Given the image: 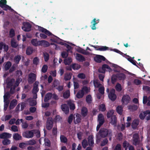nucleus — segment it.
Returning <instances> with one entry per match:
<instances>
[{"label": "nucleus", "instance_id": "nucleus-1", "mask_svg": "<svg viewBox=\"0 0 150 150\" xmlns=\"http://www.w3.org/2000/svg\"><path fill=\"white\" fill-rule=\"evenodd\" d=\"M36 133L37 136L38 137H40V132L38 130H34L31 131H26L24 132L22 134L23 137L30 138L33 137L34 133Z\"/></svg>", "mask_w": 150, "mask_h": 150}, {"label": "nucleus", "instance_id": "nucleus-2", "mask_svg": "<svg viewBox=\"0 0 150 150\" xmlns=\"http://www.w3.org/2000/svg\"><path fill=\"white\" fill-rule=\"evenodd\" d=\"M125 78V75L122 73L117 74V75H113L111 78L112 82L114 83L116 81L117 78L120 80H124Z\"/></svg>", "mask_w": 150, "mask_h": 150}, {"label": "nucleus", "instance_id": "nucleus-3", "mask_svg": "<svg viewBox=\"0 0 150 150\" xmlns=\"http://www.w3.org/2000/svg\"><path fill=\"white\" fill-rule=\"evenodd\" d=\"M6 3V0H0V6L5 10H10L11 7L7 5Z\"/></svg>", "mask_w": 150, "mask_h": 150}, {"label": "nucleus", "instance_id": "nucleus-4", "mask_svg": "<svg viewBox=\"0 0 150 150\" xmlns=\"http://www.w3.org/2000/svg\"><path fill=\"white\" fill-rule=\"evenodd\" d=\"M130 100V98L128 95H124L122 98V104L123 105H127L129 103Z\"/></svg>", "mask_w": 150, "mask_h": 150}, {"label": "nucleus", "instance_id": "nucleus-5", "mask_svg": "<svg viewBox=\"0 0 150 150\" xmlns=\"http://www.w3.org/2000/svg\"><path fill=\"white\" fill-rule=\"evenodd\" d=\"M36 75L33 73H31L28 75V81L30 83H32L36 80Z\"/></svg>", "mask_w": 150, "mask_h": 150}, {"label": "nucleus", "instance_id": "nucleus-6", "mask_svg": "<svg viewBox=\"0 0 150 150\" xmlns=\"http://www.w3.org/2000/svg\"><path fill=\"white\" fill-rule=\"evenodd\" d=\"M115 90L113 89H112L108 94V97L109 98L112 100H114L116 98V96L115 94Z\"/></svg>", "mask_w": 150, "mask_h": 150}, {"label": "nucleus", "instance_id": "nucleus-7", "mask_svg": "<svg viewBox=\"0 0 150 150\" xmlns=\"http://www.w3.org/2000/svg\"><path fill=\"white\" fill-rule=\"evenodd\" d=\"M23 26L22 27V29L25 31H29L31 30V25L28 23H24Z\"/></svg>", "mask_w": 150, "mask_h": 150}, {"label": "nucleus", "instance_id": "nucleus-8", "mask_svg": "<svg viewBox=\"0 0 150 150\" xmlns=\"http://www.w3.org/2000/svg\"><path fill=\"white\" fill-rule=\"evenodd\" d=\"M109 131L106 129H101L99 132V135L103 137H104L107 136L108 134Z\"/></svg>", "mask_w": 150, "mask_h": 150}, {"label": "nucleus", "instance_id": "nucleus-9", "mask_svg": "<svg viewBox=\"0 0 150 150\" xmlns=\"http://www.w3.org/2000/svg\"><path fill=\"white\" fill-rule=\"evenodd\" d=\"M105 58L103 56L96 55L94 58V60L97 62H100L102 60H105Z\"/></svg>", "mask_w": 150, "mask_h": 150}, {"label": "nucleus", "instance_id": "nucleus-10", "mask_svg": "<svg viewBox=\"0 0 150 150\" xmlns=\"http://www.w3.org/2000/svg\"><path fill=\"white\" fill-rule=\"evenodd\" d=\"M53 126V121L52 118H48L47 123V128L49 130Z\"/></svg>", "mask_w": 150, "mask_h": 150}, {"label": "nucleus", "instance_id": "nucleus-11", "mask_svg": "<svg viewBox=\"0 0 150 150\" xmlns=\"http://www.w3.org/2000/svg\"><path fill=\"white\" fill-rule=\"evenodd\" d=\"M11 137V134L7 132H4L0 135V138L3 139H9Z\"/></svg>", "mask_w": 150, "mask_h": 150}, {"label": "nucleus", "instance_id": "nucleus-12", "mask_svg": "<svg viewBox=\"0 0 150 150\" xmlns=\"http://www.w3.org/2000/svg\"><path fill=\"white\" fill-rule=\"evenodd\" d=\"M133 144L136 145L139 143V138L137 134H135L133 135Z\"/></svg>", "mask_w": 150, "mask_h": 150}, {"label": "nucleus", "instance_id": "nucleus-13", "mask_svg": "<svg viewBox=\"0 0 150 150\" xmlns=\"http://www.w3.org/2000/svg\"><path fill=\"white\" fill-rule=\"evenodd\" d=\"M38 30L44 33L46 35H47L49 36L51 35L52 34L49 31L42 27H39Z\"/></svg>", "mask_w": 150, "mask_h": 150}, {"label": "nucleus", "instance_id": "nucleus-14", "mask_svg": "<svg viewBox=\"0 0 150 150\" xmlns=\"http://www.w3.org/2000/svg\"><path fill=\"white\" fill-rule=\"evenodd\" d=\"M88 142L89 145L91 147H93L94 144L93 137L92 135L90 136L88 138Z\"/></svg>", "mask_w": 150, "mask_h": 150}, {"label": "nucleus", "instance_id": "nucleus-15", "mask_svg": "<svg viewBox=\"0 0 150 150\" xmlns=\"http://www.w3.org/2000/svg\"><path fill=\"white\" fill-rule=\"evenodd\" d=\"M39 45H42L45 47H48L50 45V44L47 41L42 40L39 41Z\"/></svg>", "mask_w": 150, "mask_h": 150}, {"label": "nucleus", "instance_id": "nucleus-16", "mask_svg": "<svg viewBox=\"0 0 150 150\" xmlns=\"http://www.w3.org/2000/svg\"><path fill=\"white\" fill-rule=\"evenodd\" d=\"M76 58L79 62H83L85 61L84 58L82 55L78 54H76Z\"/></svg>", "mask_w": 150, "mask_h": 150}, {"label": "nucleus", "instance_id": "nucleus-17", "mask_svg": "<svg viewBox=\"0 0 150 150\" xmlns=\"http://www.w3.org/2000/svg\"><path fill=\"white\" fill-rule=\"evenodd\" d=\"M62 110L65 113H67L69 112V108L67 105L64 104L62 105Z\"/></svg>", "mask_w": 150, "mask_h": 150}, {"label": "nucleus", "instance_id": "nucleus-18", "mask_svg": "<svg viewBox=\"0 0 150 150\" xmlns=\"http://www.w3.org/2000/svg\"><path fill=\"white\" fill-rule=\"evenodd\" d=\"M17 104V101L16 100L14 99L11 102L9 108L10 109H12Z\"/></svg>", "mask_w": 150, "mask_h": 150}, {"label": "nucleus", "instance_id": "nucleus-19", "mask_svg": "<svg viewBox=\"0 0 150 150\" xmlns=\"http://www.w3.org/2000/svg\"><path fill=\"white\" fill-rule=\"evenodd\" d=\"M98 120L100 124H103L104 122V116L102 114H100L98 116Z\"/></svg>", "mask_w": 150, "mask_h": 150}, {"label": "nucleus", "instance_id": "nucleus-20", "mask_svg": "<svg viewBox=\"0 0 150 150\" xmlns=\"http://www.w3.org/2000/svg\"><path fill=\"white\" fill-rule=\"evenodd\" d=\"M13 138L15 140H18L21 139L22 137L18 133H16L13 135Z\"/></svg>", "mask_w": 150, "mask_h": 150}, {"label": "nucleus", "instance_id": "nucleus-21", "mask_svg": "<svg viewBox=\"0 0 150 150\" xmlns=\"http://www.w3.org/2000/svg\"><path fill=\"white\" fill-rule=\"evenodd\" d=\"M81 90L84 94H86L90 92V89L86 86H84L82 88Z\"/></svg>", "mask_w": 150, "mask_h": 150}, {"label": "nucleus", "instance_id": "nucleus-22", "mask_svg": "<svg viewBox=\"0 0 150 150\" xmlns=\"http://www.w3.org/2000/svg\"><path fill=\"white\" fill-rule=\"evenodd\" d=\"M72 68L74 70H77L79 69L81 67V66L79 64L74 63L71 65Z\"/></svg>", "mask_w": 150, "mask_h": 150}, {"label": "nucleus", "instance_id": "nucleus-23", "mask_svg": "<svg viewBox=\"0 0 150 150\" xmlns=\"http://www.w3.org/2000/svg\"><path fill=\"white\" fill-rule=\"evenodd\" d=\"M84 95L83 92L81 90L79 91L76 94V96L79 98H82Z\"/></svg>", "mask_w": 150, "mask_h": 150}, {"label": "nucleus", "instance_id": "nucleus-24", "mask_svg": "<svg viewBox=\"0 0 150 150\" xmlns=\"http://www.w3.org/2000/svg\"><path fill=\"white\" fill-rule=\"evenodd\" d=\"M2 143L4 145H6L10 144L11 143V141L8 139H4L2 141Z\"/></svg>", "mask_w": 150, "mask_h": 150}, {"label": "nucleus", "instance_id": "nucleus-25", "mask_svg": "<svg viewBox=\"0 0 150 150\" xmlns=\"http://www.w3.org/2000/svg\"><path fill=\"white\" fill-rule=\"evenodd\" d=\"M139 124V120H133L132 123V127L133 128H135Z\"/></svg>", "mask_w": 150, "mask_h": 150}, {"label": "nucleus", "instance_id": "nucleus-26", "mask_svg": "<svg viewBox=\"0 0 150 150\" xmlns=\"http://www.w3.org/2000/svg\"><path fill=\"white\" fill-rule=\"evenodd\" d=\"M40 62V59L38 57H35L34 58L33 60V64L36 65H38Z\"/></svg>", "mask_w": 150, "mask_h": 150}, {"label": "nucleus", "instance_id": "nucleus-27", "mask_svg": "<svg viewBox=\"0 0 150 150\" xmlns=\"http://www.w3.org/2000/svg\"><path fill=\"white\" fill-rule=\"evenodd\" d=\"M111 123L113 125H115L117 122L116 118L115 116H112L111 117Z\"/></svg>", "mask_w": 150, "mask_h": 150}, {"label": "nucleus", "instance_id": "nucleus-28", "mask_svg": "<svg viewBox=\"0 0 150 150\" xmlns=\"http://www.w3.org/2000/svg\"><path fill=\"white\" fill-rule=\"evenodd\" d=\"M96 19L95 18L91 22V24L92 25L91 27L93 30H95L96 29V27L95 25L97 24V22H96Z\"/></svg>", "mask_w": 150, "mask_h": 150}, {"label": "nucleus", "instance_id": "nucleus-29", "mask_svg": "<svg viewBox=\"0 0 150 150\" xmlns=\"http://www.w3.org/2000/svg\"><path fill=\"white\" fill-rule=\"evenodd\" d=\"M64 63L66 65L70 64L72 61V59L70 57H68L64 60Z\"/></svg>", "mask_w": 150, "mask_h": 150}, {"label": "nucleus", "instance_id": "nucleus-30", "mask_svg": "<svg viewBox=\"0 0 150 150\" xmlns=\"http://www.w3.org/2000/svg\"><path fill=\"white\" fill-rule=\"evenodd\" d=\"M31 42L33 45L35 46L39 45V41H38L36 39H33L31 41Z\"/></svg>", "mask_w": 150, "mask_h": 150}, {"label": "nucleus", "instance_id": "nucleus-31", "mask_svg": "<svg viewBox=\"0 0 150 150\" xmlns=\"http://www.w3.org/2000/svg\"><path fill=\"white\" fill-rule=\"evenodd\" d=\"M146 113V111L141 112L139 115L140 118L142 120L144 119L145 118Z\"/></svg>", "mask_w": 150, "mask_h": 150}, {"label": "nucleus", "instance_id": "nucleus-32", "mask_svg": "<svg viewBox=\"0 0 150 150\" xmlns=\"http://www.w3.org/2000/svg\"><path fill=\"white\" fill-rule=\"evenodd\" d=\"M68 104L70 106V108L71 109L74 110L75 108V105L73 102L71 101H68Z\"/></svg>", "mask_w": 150, "mask_h": 150}, {"label": "nucleus", "instance_id": "nucleus-33", "mask_svg": "<svg viewBox=\"0 0 150 150\" xmlns=\"http://www.w3.org/2000/svg\"><path fill=\"white\" fill-rule=\"evenodd\" d=\"M116 110L118 113L122 114V108L120 105L118 106L116 108Z\"/></svg>", "mask_w": 150, "mask_h": 150}, {"label": "nucleus", "instance_id": "nucleus-34", "mask_svg": "<svg viewBox=\"0 0 150 150\" xmlns=\"http://www.w3.org/2000/svg\"><path fill=\"white\" fill-rule=\"evenodd\" d=\"M87 113V110L86 108H83L81 110V114L82 115L85 116L86 115Z\"/></svg>", "mask_w": 150, "mask_h": 150}, {"label": "nucleus", "instance_id": "nucleus-35", "mask_svg": "<svg viewBox=\"0 0 150 150\" xmlns=\"http://www.w3.org/2000/svg\"><path fill=\"white\" fill-rule=\"evenodd\" d=\"M94 84L95 87L99 88L102 85V84L99 83L98 81L96 80L94 81Z\"/></svg>", "mask_w": 150, "mask_h": 150}, {"label": "nucleus", "instance_id": "nucleus-36", "mask_svg": "<svg viewBox=\"0 0 150 150\" xmlns=\"http://www.w3.org/2000/svg\"><path fill=\"white\" fill-rule=\"evenodd\" d=\"M71 77V73L67 74L64 76V79L65 80L67 81L70 80Z\"/></svg>", "mask_w": 150, "mask_h": 150}, {"label": "nucleus", "instance_id": "nucleus-37", "mask_svg": "<svg viewBox=\"0 0 150 150\" xmlns=\"http://www.w3.org/2000/svg\"><path fill=\"white\" fill-rule=\"evenodd\" d=\"M61 141L64 143H66L67 142V138L64 135H61L60 137Z\"/></svg>", "mask_w": 150, "mask_h": 150}, {"label": "nucleus", "instance_id": "nucleus-38", "mask_svg": "<svg viewBox=\"0 0 150 150\" xmlns=\"http://www.w3.org/2000/svg\"><path fill=\"white\" fill-rule=\"evenodd\" d=\"M52 96V94L51 93H47L45 96V98L44 99L45 101H47L51 98Z\"/></svg>", "mask_w": 150, "mask_h": 150}, {"label": "nucleus", "instance_id": "nucleus-39", "mask_svg": "<svg viewBox=\"0 0 150 150\" xmlns=\"http://www.w3.org/2000/svg\"><path fill=\"white\" fill-rule=\"evenodd\" d=\"M114 111L113 110H111L108 111L107 114V117L108 118L110 117H112L114 113Z\"/></svg>", "mask_w": 150, "mask_h": 150}, {"label": "nucleus", "instance_id": "nucleus-40", "mask_svg": "<svg viewBox=\"0 0 150 150\" xmlns=\"http://www.w3.org/2000/svg\"><path fill=\"white\" fill-rule=\"evenodd\" d=\"M33 52V49L30 47H28L27 49L26 53L28 55L31 54Z\"/></svg>", "mask_w": 150, "mask_h": 150}, {"label": "nucleus", "instance_id": "nucleus-41", "mask_svg": "<svg viewBox=\"0 0 150 150\" xmlns=\"http://www.w3.org/2000/svg\"><path fill=\"white\" fill-rule=\"evenodd\" d=\"M36 83L35 84L34 86L33 89V92L34 94H36L38 91V85L37 84H36Z\"/></svg>", "mask_w": 150, "mask_h": 150}, {"label": "nucleus", "instance_id": "nucleus-42", "mask_svg": "<svg viewBox=\"0 0 150 150\" xmlns=\"http://www.w3.org/2000/svg\"><path fill=\"white\" fill-rule=\"evenodd\" d=\"M11 65V63L9 62H7L4 66V68L6 70H8Z\"/></svg>", "mask_w": 150, "mask_h": 150}, {"label": "nucleus", "instance_id": "nucleus-43", "mask_svg": "<svg viewBox=\"0 0 150 150\" xmlns=\"http://www.w3.org/2000/svg\"><path fill=\"white\" fill-rule=\"evenodd\" d=\"M74 118V116L72 114L71 115L68 117L67 120L68 122L70 124L72 122V121Z\"/></svg>", "mask_w": 150, "mask_h": 150}, {"label": "nucleus", "instance_id": "nucleus-44", "mask_svg": "<svg viewBox=\"0 0 150 150\" xmlns=\"http://www.w3.org/2000/svg\"><path fill=\"white\" fill-rule=\"evenodd\" d=\"M27 145H33L35 144V141L34 140H31L26 142Z\"/></svg>", "mask_w": 150, "mask_h": 150}, {"label": "nucleus", "instance_id": "nucleus-45", "mask_svg": "<svg viewBox=\"0 0 150 150\" xmlns=\"http://www.w3.org/2000/svg\"><path fill=\"white\" fill-rule=\"evenodd\" d=\"M70 96V92L69 90L66 91L63 94V96L65 98H68Z\"/></svg>", "mask_w": 150, "mask_h": 150}, {"label": "nucleus", "instance_id": "nucleus-46", "mask_svg": "<svg viewBox=\"0 0 150 150\" xmlns=\"http://www.w3.org/2000/svg\"><path fill=\"white\" fill-rule=\"evenodd\" d=\"M10 97V94L9 93L7 92L5 93L4 96V100H8V99Z\"/></svg>", "mask_w": 150, "mask_h": 150}, {"label": "nucleus", "instance_id": "nucleus-47", "mask_svg": "<svg viewBox=\"0 0 150 150\" xmlns=\"http://www.w3.org/2000/svg\"><path fill=\"white\" fill-rule=\"evenodd\" d=\"M86 101L88 103H91L92 101V98L90 95H88L86 96Z\"/></svg>", "mask_w": 150, "mask_h": 150}, {"label": "nucleus", "instance_id": "nucleus-48", "mask_svg": "<svg viewBox=\"0 0 150 150\" xmlns=\"http://www.w3.org/2000/svg\"><path fill=\"white\" fill-rule=\"evenodd\" d=\"M77 77L80 79H84L86 78V75L83 73H81L78 75Z\"/></svg>", "mask_w": 150, "mask_h": 150}, {"label": "nucleus", "instance_id": "nucleus-49", "mask_svg": "<svg viewBox=\"0 0 150 150\" xmlns=\"http://www.w3.org/2000/svg\"><path fill=\"white\" fill-rule=\"evenodd\" d=\"M146 113L145 118L147 120H150V111L147 110L146 111Z\"/></svg>", "mask_w": 150, "mask_h": 150}, {"label": "nucleus", "instance_id": "nucleus-50", "mask_svg": "<svg viewBox=\"0 0 150 150\" xmlns=\"http://www.w3.org/2000/svg\"><path fill=\"white\" fill-rule=\"evenodd\" d=\"M116 89L118 91H120L121 90L122 88L121 85L119 83H117L115 87Z\"/></svg>", "mask_w": 150, "mask_h": 150}, {"label": "nucleus", "instance_id": "nucleus-51", "mask_svg": "<svg viewBox=\"0 0 150 150\" xmlns=\"http://www.w3.org/2000/svg\"><path fill=\"white\" fill-rule=\"evenodd\" d=\"M99 109L100 110L102 111H103L105 110L106 108H105V105L102 104L99 107Z\"/></svg>", "mask_w": 150, "mask_h": 150}, {"label": "nucleus", "instance_id": "nucleus-52", "mask_svg": "<svg viewBox=\"0 0 150 150\" xmlns=\"http://www.w3.org/2000/svg\"><path fill=\"white\" fill-rule=\"evenodd\" d=\"M76 118L75 120H74V122L75 124L79 123L80 122V119L79 117V115L77 114L76 115Z\"/></svg>", "mask_w": 150, "mask_h": 150}, {"label": "nucleus", "instance_id": "nucleus-53", "mask_svg": "<svg viewBox=\"0 0 150 150\" xmlns=\"http://www.w3.org/2000/svg\"><path fill=\"white\" fill-rule=\"evenodd\" d=\"M4 109L5 110H6L8 106L9 101L8 100H5L4 101Z\"/></svg>", "mask_w": 150, "mask_h": 150}, {"label": "nucleus", "instance_id": "nucleus-54", "mask_svg": "<svg viewBox=\"0 0 150 150\" xmlns=\"http://www.w3.org/2000/svg\"><path fill=\"white\" fill-rule=\"evenodd\" d=\"M108 47L106 46H101L97 49V50L100 51H105L108 49Z\"/></svg>", "mask_w": 150, "mask_h": 150}, {"label": "nucleus", "instance_id": "nucleus-55", "mask_svg": "<svg viewBox=\"0 0 150 150\" xmlns=\"http://www.w3.org/2000/svg\"><path fill=\"white\" fill-rule=\"evenodd\" d=\"M82 145L83 148H85L88 145V142L86 140L84 139L83 140L82 143Z\"/></svg>", "mask_w": 150, "mask_h": 150}, {"label": "nucleus", "instance_id": "nucleus-56", "mask_svg": "<svg viewBox=\"0 0 150 150\" xmlns=\"http://www.w3.org/2000/svg\"><path fill=\"white\" fill-rule=\"evenodd\" d=\"M11 130L14 132L18 131V129L17 127L15 125H13L11 127Z\"/></svg>", "mask_w": 150, "mask_h": 150}, {"label": "nucleus", "instance_id": "nucleus-57", "mask_svg": "<svg viewBox=\"0 0 150 150\" xmlns=\"http://www.w3.org/2000/svg\"><path fill=\"white\" fill-rule=\"evenodd\" d=\"M47 69V66L46 65H44L42 67L41 71L43 73H45L46 72Z\"/></svg>", "mask_w": 150, "mask_h": 150}, {"label": "nucleus", "instance_id": "nucleus-58", "mask_svg": "<svg viewBox=\"0 0 150 150\" xmlns=\"http://www.w3.org/2000/svg\"><path fill=\"white\" fill-rule=\"evenodd\" d=\"M27 145L26 142V143H20L19 145V147L22 149L24 148Z\"/></svg>", "mask_w": 150, "mask_h": 150}, {"label": "nucleus", "instance_id": "nucleus-59", "mask_svg": "<svg viewBox=\"0 0 150 150\" xmlns=\"http://www.w3.org/2000/svg\"><path fill=\"white\" fill-rule=\"evenodd\" d=\"M11 45L12 47H16L18 45L17 43L14 40H12L11 41Z\"/></svg>", "mask_w": 150, "mask_h": 150}, {"label": "nucleus", "instance_id": "nucleus-60", "mask_svg": "<svg viewBox=\"0 0 150 150\" xmlns=\"http://www.w3.org/2000/svg\"><path fill=\"white\" fill-rule=\"evenodd\" d=\"M45 144V146H49L50 145V142L47 139H44Z\"/></svg>", "mask_w": 150, "mask_h": 150}, {"label": "nucleus", "instance_id": "nucleus-61", "mask_svg": "<svg viewBox=\"0 0 150 150\" xmlns=\"http://www.w3.org/2000/svg\"><path fill=\"white\" fill-rule=\"evenodd\" d=\"M104 88L103 86L102 85L100 86L99 89V92L102 94H103L104 93Z\"/></svg>", "mask_w": 150, "mask_h": 150}, {"label": "nucleus", "instance_id": "nucleus-62", "mask_svg": "<svg viewBox=\"0 0 150 150\" xmlns=\"http://www.w3.org/2000/svg\"><path fill=\"white\" fill-rule=\"evenodd\" d=\"M21 57L19 56L16 57L15 58V61L16 63H18L21 59Z\"/></svg>", "mask_w": 150, "mask_h": 150}, {"label": "nucleus", "instance_id": "nucleus-63", "mask_svg": "<svg viewBox=\"0 0 150 150\" xmlns=\"http://www.w3.org/2000/svg\"><path fill=\"white\" fill-rule=\"evenodd\" d=\"M44 59L45 61H47L49 59V55L47 53H45L44 54Z\"/></svg>", "mask_w": 150, "mask_h": 150}, {"label": "nucleus", "instance_id": "nucleus-64", "mask_svg": "<svg viewBox=\"0 0 150 150\" xmlns=\"http://www.w3.org/2000/svg\"><path fill=\"white\" fill-rule=\"evenodd\" d=\"M134 83L137 85H139L141 84V81L139 80L136 79L134 81Z\"/></svg>", "mask_w": 150, "mask_h": 150}]
</instances>
